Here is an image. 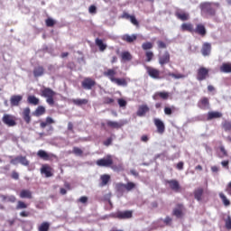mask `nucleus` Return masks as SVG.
<instances>
[{
  "label": "nucleus",
  "instance_id": "423d86ee",
  "mask_svg": "<svg viewBox=\"0 0 231 231\" xmlns=\"http://www.w3.org/2000/svg\"><path fill=\"white\" fill-rule=\"evenodd\" d=\"M146 71L151 79H154L155 80H160L162 79V72L156 68L146 67Z\"/></svg>",
  "mask_w": 231,
  "mask_h": 231
},
{
  "label": "nucleus",
  "instance_id": "f03ea898",
  "mask_svg": "<svg viewBox=\"0 0 231 231\" xmlns=\"http://www.w3.org/2000/svg\"><path fill=\"white\" fill-rule=\"evenodd\" d=\"M55 95H57V93L50 88H44L41 90V97L46 98V102L49 106H55Z\"/></svg>",
  "mask_w": 231,
  "mask_h": 231
},
{
  "label": "nucleus",
  "instance_id": "79ce46f5",
  "mask_svg": "<svg viewBox=\"0 0 231 231\" xmlns=\"http://www.w3.org/2000/svg\"><path fill=\"white\" fill-rule=\"evenodd\" d=\"M96 45H97V47L99 48V50L101 51H105V50H106V48H107V45L105 44V42L102 40H100L99 38L96 39Z\"/></svg>",
  "mask_w": 231,
  "mask_h": 231
},
{
  "label": "nucleus",
  "instance_id": "f8f14e48",
  "mask_svg": "<svg viewBox=\"0 0 231 231\" xmlns=\"http://www.w3.org/2000/svg\"><path fill=\"white\" fill-rule=\"evenodd\" d=\"M37 156L45 162H50V160H53V158H57V156L53 153H48L44 150H39L37 152Z\"/></svg>",
  "mask_w": 231,
  "mask_h": 231
},
{
  "label": "nucleus",
  "instance_id": "6e6552de",
  "mask_svg": "<svg viewBox=\"0 0 231 231\" xmlns=\"http://www.w3.org/2000/svg\"><path fill=\"white\" fill-rule=\"evenodd\" d=\"M208 77V69L205 67H200L197 71V80L201 82L203 80H207Z\"/></svg>",
  "mask_w": 231,
  "mask_h": 231
},
{
  "label": "nucleus",
  "instance_id": "3c124183",
  "mask_svg": "<svg viewBox=\"0 0 231 231\" xmlns=\"http://www.w3.org/2000/svg\"><path fill=\"white\" fill-rule=\"evenodd\" d=\"M152 42H146L142 44V48L144 50V51H147V50H152Z\"/></svg>",
  "mask_w": 231,
  "mask_h": 231
},
{
  "label": "nucleus",
  "instance_id": "393cba45",
  "mask_svg": "<svg viewBox=\"0 0 231 231\" xmlns=\"http://www.w3.org/2000/svg\"><path fill=\"white\" fill-rule=\"evenodd\" d=\"M22 199H32L33 195L30 189H22L19 194Z\"/></svg>",
  "mask_w": 231,
  "mask_h": 231
},
{
  "label": "nucleus",
  "instance_id": "c85d7f7f",
  "mask_svg": "<svg viewBox=\"0 0 231 231\" xmlns=\"http://www.w3.org/2000/svg\"><path fill=\"white\" fill-rule=\"evenodd\" d=\"M203 192H205L203 188H198L194 190L193 194L197 201H201L203 199Z\"/></svg>",
  "mask_w": 231,
  "mask_h": 231
},
{
  "label": "nucleus",
  "instance_id": "72a5a7b5",
  "mask_svg": "<svg viewBox=\"0 0 231 231\" xmlns=\"http://www.w3.org/2000/svg\"><path fill=\"white\" fill-rule=\"evenodd\" d=\"M100 180H101L100 187H106V185H107L109 181H111V176L107 174H104V175H101Z\"/></svg>",
  "mask_w": 231,
  "mask_h": 231
},
{
  "label": "nucleus",
  "instance_id": "864d4df0",
  "mask_svg": "<svg viewBox=\"0 0 231 231\" xmlns=\"http://www.w3.org/2000/svg\"><path fill=\"white\" fill-rule=\"evenodd\" d=\"M146 62H151L154 58V53L151 51L145 52Z\"/></svg>",
  "mask_w": 231,
  "mask_h": 231
},
{
  "label": "nucleus",
  "instance_id": "473e14b6",
  "mask_svg": "<svg viewBox=\"0 0 231 231\" xmlns=\"http://www.w3.org/2000/svg\"><path fill=\"white\" fill-rule=\"evenodd\" d=\"M221 127L226 133H231V121L225 120L221 123Z\"/></svg>",
  "mask_w": 231,
  "mask_h": 231
},
{
  "label": "nucleus",
  "instance_id": "58836bf2",
  "mask_svg": "<svg viewBox=\"0 0 231 231\" xmlns=\"http://www.w3.org/2000/svg\"><path fill=\"white\" fill-rule=\"evenodd\" d=\"M218 196L222 200L224 207H230V200L226 198V195H225V193L220 192Z\"/></svg>",
  "mask_w": 231,
  "mask_h": 231
},
{
  "label": "nucleus",
  "instance_id": "c9c22d12",
  "mask_svg": "<svg viewBox=\"0 0 231 231\" xmlns=\"http://www.w3.org/2000/svg\"><path fill=\"white\" fill-rule=\"evenodd\" d=\"M220 71L221 73H231V63L230 62L223 63L220 66Z\"/></svg>",
  "mask_w": 231,
  "mask_h": 231
},
{
  "label": "nucleus",
  "instance_id": "6ab92c4d",
  "mask_svg": "<svg viewBox=\"0 0 231 231\" xmlns=\"http://www.w3.org/2000/svg\"><path fill=\"white\" fill-rule=\"evenodd\" d=\"M32 113V110H30V107H25L22 112V116L26 124H30L32 122V116H30Z\"/></svg>",
  "mask_w": 231,
  "mask_h": 231
},
{
  "label": "nucleus",
  "instance_id": "0e129e2a",
  "mask_svg": "<svg viewBox=\"0 0 231 231\" xmlns=\"http://www.w3.org/2000/svg\"><path fill=\"white\" fill-rule=\"evenodd\" d=\"M184 165L185 163L183 162H179L176 165V169H178V171H183Z\"/></svg>",
  "mask_w": 231,
  "mask_h": 231
},
{
  "label": "nucleus",
  "instance_id": "69168bd1",
  "mask_svg": "<svg viewBox=\"0 0 231 231\" xmlns=\"http://www.w3.org/2000/svg\"><path fill=\"white\" fill-rule=\"evenodd\" d=\"M20 216L21 217H30V211H21Z\"/></svg>",
  "mask_w": 231,
  "mask_h": 231
},
{
  "label": "nucleus",
  "instance_id": "7c9ffc66",
  "mask_svg": "<svg viewBox=\"0 0 231 231\" xmlns=\"http://www.w3.org/2000/svg\"><path fill=\"white\" fill-rule=\"evenodd\" d=\"M55 120L51 118V116L46 117L45 121H42L40 123V127L42 129H45L47 125H51V124H54Z\"/></svg>",
  "mask_w": 231,
  "mask_h": 231
},
{
  "label": "nucleus",
  "instance_id": "1a4fd4ad",
  "mask_svg": "<svg viewBox=\"0 0 231 231\" xmlns=\"http://www.w3.org/2000/svg\"><path fill=\"white\" fill-rule=\"evenodd\" d=\"M83 89H93L97 86V81L91 78H85L81 82Z\"/></svg>",
  "mask_w": 231,
  "mask_h": 231
},
{
  "label": "nucleus",
  "instance_id": "0eeeda50",
  "mask_svg": "<svg viewBox=\"0 0 231 231\" xmlns=\"http://www.w3.org/2000/svg\"><path fill=\"white\" fill-rule=\"evenodd\" d=\"M96 163L98 167H111L113 165V157L107 155L106 158L97 160Z\"/></svg>",
  "mask_w": 231,
  "mask_h": 231
},
{
  "label": "nucleus",
  "instance_id": "20e7f679",
  "mask_svg": "<svg viewBox=\"0 0 231 231\" xmlns=\"http://www.w3.org/2000/svg\"><path fill=\"white\" fill-rule=\"evenodd\" d=\"M2 122L8 127H15V125H17V122H15V116L9 114L4 115L2 117Z\"/></svg>",
  "mask_w": 231,
  "mask_h": 231
},
{
  "label": "nucleus",
  "instance_id": "a18cd8bd",
  "mask_svg": "<svg viewBox=\"0 0 231 231\" xmlns=\"http://www.w3.org/2000/svg\"><path fill=\"white\" fill-rule=\"evenodd\" d=\"M71 153L75 154V156H79V157L84 156V151L77 146L73 147Z\"/></svg>",
  "mask_w": 231,
  "mask_h": 231
},
{
  "label": "nucleus",
  "instance_id": "4468645a",
  "mask_svg": "<svg viewBox=\"0 0 231 231\" xmlns=\"http://www.w3.org/2000/svg\"><path fill=\"white\" fill-rule=\"evenodd\" d=\"M171 62V53L168 51H164L163 55L159 56V64L161 68H163L165 64Z\"/></svg>",
  "mask_w": 231,
  "mask_h": 231
},
{
  "label": "nucleus",
  "instance_id": "603ef678",
  "mask_svg": "<svg viewBox=\"0 0 231 231\" xmlns=\"http://www.w3.org/2000/svg\"><path fill=\"white\" fill-rule=\"evenodd\" d=\"M45 24L48 28H53V26H55V20L48 18L45 20Z\"/></svg>",
  "mask_w": 231,
  "mask_h": 231
},
{
  "label": "nucleus",
  "instance_id": "cd10ccee",
  "mask_svg": "<svg viewBox=\"0 0 231 231\" xmlns=\"http://www.w3.org/2000/svg\"><path fill=\"white\" fill-rule=\"evenodd\" d=\"M177 207L178 208L173 209L172 216H176L178 219H180V217H183V211L181 210L183 206L181 204H178Z\"/></svg>",
  "mask_w": 231,
  "mask_h": 231
},
{
  "label": "nucleus",
  "instance_id": "7ed1b4c3",
  "mask_svg": "<svg viewBox=\"0 0 231 231\" xmlns=\"http://www.w3.org/2000/svg\"><path fill=\"white\" fill-rule=\"evenodd\" d=\"M110 216L115 219H131L133 217V210L117 211Z\"/></svg>",
  "mask_w": 231,
  "mask_h": 231
},
{
  "label": "nucleus",
  "instance_id": "4c0bfd02",
  "mask_svg": "<svg viewBox=\"0 0 231 231\" xmlns=\"http://www.w3.org/2000/svg\"><path fill=\"white\" fill-rule=\"evenodd\" d=\"M28 104H31L32 106H39V98L35 96H28L27 97Z\"/></svg>",
  "mask_w": 231,
  "mask_h": 231
},
{
  "label": "nucleus",
  "instance_id": "13d9d810",
  "mask_svg": "<svg viewBox=\"0 0 231 231\" xmlns=\"http://www.w3.org/2000/svg\"><path fill=\"white\" fill-rule=\"evenodd\" d=\"M134 26H140V23H138V20H136V16L132 15L129 20Z\"/></svg>",
  "mask_w": 231,
  "mask_h": 231
},
{
  "label": "nucleus",
  "instance_id": "4be33fe9",
  "mask_svg": "<svg viewBox=\"0 0 231 231\" xmlns=\"http://www.w3.org/2000/svg\"><path fill=\"white\" fill-rule=\"evenodd\" d=\"M175 16L177 17V19H180V21H183V22L189 21L190 19V14L183 11H177L175 13Z\"/></svg>",
  "mask_w": 231,
  "mask_h": 231
},
{
  "label": "nucleus",
  "instance_id": "a878e982",
  "mask_svg": "<svg viewBox=\"0 0 231 231\" xmlns=\"http://www.w3.org/2000/svg\"><path fill=\"white\" fill-rule=\"evenodd\" d=\"M138 39V35L136 34H125L122 36V41H124L125 42H128V44H131L133 42H134V41H136Z\"/></svg>",
  "mask_w": 231,
  "mask_h": 231
},
{
  "label": "nucleus",
  "instance_id": "2f4dec72",
  "mask_svg": "<svg viewBox=\"0 0 231 231\" xmlns=\"http://www.w3.org/2000/svg\"><path fill=\"white\" fill-rule=\"evenodd\" d=\"M113 83L116 84V86H122L123 88H127V79H125V78H116Z\"/></svg>",
  "mask_w": 231,
  "mask_h": 231
},
{
  "label": "nucleus",
  "instance_id": "dca6fc26",
  "mask_svg": "<svg viewBox=\"0 0 231 231\" xmlns=\"http://www.w3.org/2000/svg\"><path fill=\"white\" fill-rule=\"evenodd\" d=\"M216 118H223V113L218 111H210L207 114V121L215 120Z\"/></svg>",
  "mask_w": 231,
  "mask_h": 231
},
{
  "label": "nucleus",
  "instance_id": "49530a36",
  "mask_svg": "<svg viewBox=\"0 0 231 231\" xmlns=\"http://www.w3.org/2000/svg\"><path fill=\"white\" fill-rule=\"evenodd\" d=\"M24 208H28V204L23 200H18L16 205V210H24Z\"/></svg>",
  "mask_w": 231,
  "mask_h": 231
},
{
  "label": "nucleus",
  "instance_id": "8fccbe9b",
  "mask_svg": "<svg viewBox=\"0 0 231 231\" xmlns=\"http://www.w3.org/2000/svg\"><path fill=\"white\" fill-rule=\"evenodd\" d=\"M125 189L127 192H131L134 189H136V184L134 182H127L125 184Z\"/></svg>",
  "mask_w": 231,
  "mask_h": 231
},
{
  "label": "nucleus",
  "instance_id": "09e8293b",
  "mask_svg": "<svg viewBox=\"0 0 231 231\" xmlns=\"http://www.w3.org/2000/svg\"><path fill=\"white\" fill-rule=\"evenodd\" d=\"M38 231H50V223L43 222L38 226Z\"/></svg>",
  "mask_w": 231,
  "mask_h": 231
},
{
  "label": "nucleus",
  "instance_id": "5701e85b",
  "mask_svg": "<svg viewBox=\"0 0 231 231\" xmlns=\"http://www.w3.org/2000/svg\"><path fill=\"white\" fill-rule=\"evenodd\" d=\"M160 98H162V100H169V92H156L153 96H152V99L153 100H160Z\"/></svg>",
  "mask_w": 231,
  "mask_h": 231
},
{
  "label": "nucleus",
  "instance_id": "052dcab7",
  "mask_svg": "<svg viewBox=\"0 0 231 231\" xmlns=\"http://www.w3.org/2000/svg\"><path fill=\"white\" fill-rule=\"evenodd\" d=\"M117 103L119 104L120 107H125V106H127V101H125V99L119 98L117 100Z\"/></svg>",
  "mask_w": 231,
  "mask_h": 231
},
{
  "label": "nucleus",
  "instance_id": "ddd939ff",
  "mask_svg": "<svg viewBox=\"0 0 231 231\" xmlns=\"http://www.w3.org/2000/svg\"><path fill=\"white\" fill-rule=\"evenodd\" d=\"M193 33H197V35H200V37H205L207 35V28L203 23H197L196 27H193Z\"/></svg>",
  "mask_w": 231,
  "mask_h": 231
},
{
  "label": "nucleus",
  "instance_id": "f3484780",
  "mask_svg": "<svg viewBox=\"0 0 231 231\" xmlns=\"http://www.w3.org/2000/svg\"><path fill=\"white\" fill-rule=\"evenodd\" d=\"M23 101V96L14 95L10 98V104L12 107H17L19 104Z\"/></svg>",
  "mask_w": 231,
  "mask_h": 231
},
{
  "label": "nucleus",
  "instance_id": "2eb2a0df",
  "mask_svg": "<svg viewBox=\"0 0 231 231\" xmlns=\"http://www.w3.org/2000/svg\"><path fill=\"white\" fill-rule=\"evenodd\" d=\"M153 124L155 127H157V133H159V134H163V133H165V124H163V121L154 118Z\"/></svg>",
  "mask_w": 231,
  "mask_h": 231
},
{
  "label": "nucleus",
  "instance_id": "e433bc0d",
  "mask_svg": "<svg viewBox=\"0 0 231 231\" xmlns=\"http://www.w3.org/2000/svg\"><path fill=\"white\" fill-rule=\"evenodd\" d=\"M1 199L3 201H6L7 203H15V201H17V198H15V196L14 195H11V196L2 195Z\"/></svg>",
  "mask_w": 231,
  "mask_h": 231
},
{
  "label": "nucleus",
  "instance_id": "c03bdc74",
  "mask_svg": "<svg viewBox=\"0 0 231 231\" xmlns=\"http://www.w3.org/2000/svg\"><path fill=\"white\" fill-rule=\"evenodd\" d=\"M89 100L88 99H72V103L74 104V106H86Z\"/></svg>",
  "mask_w": 231,
  "mask_h": 231
},
{
  "label": "nucleus",
  "instance_id": "ea45409f",
  "mask_svg": "<svg viewBox=\"0 0 231 231\" xmlns=\"http://www.w3.org/2000/svg\"><path fill=\"white\" fill-rule=\"evenodd\" d=\"M116 190L117 194H124L125 192V184L119 182L116 184Z\"/></svg>",
  "mask_w": 231,
  "mask_h": 231
},
{
  "label": "nucleus",
  "instance_id": "4d7b16f0",
  "mask_svg": "<svg viewBox=\"0 0 231 231\" xmlns=\"http://www.w3.org/2000/svg\"><path fill=\"white\" fill-rule=\"evenodd\" d=\"M115 103V99L109 97H105L103 98V104H106V105H109V104H113Z\"/></svg>",
  "mask_w": 231,
  "mask_h": 231
},
{
  "label": "nucleus",
  "instance_id": "680f3d73",
  "mask_svg": "<svg viewBox=\"0 0 231 231\" xmlns=\"http://www.w3.org/2000/svg\"><path fill=\"white\" fill-rule=\"evenodd\" d=\"M226 228L227 230H231V217H227V218L226 219Z\"/></svg>",
  "mask_w": 231,
  "mask_h": 231
},
{
  "label": "nucleus",
  "instance_id": "c756f323",
  "mask_svg": "<svg viewBox=\"0 0 231 231\" xmlns=\"http://www.w3.org/2000/svg\"><path fill=\"white\" fill-rule=\"evenodd\" d=\"M146 113H149V106L147 105L140 106L137 110V116H145Z\"/></svg>",
  "mask_w": 231,
  "mask_h": 231
},
{
  "label": "nucleus",
  "instance_id": "9d476101",
  "mask_svg": "<svg viewBox=\"0 0 231 231\" xmlns=\"http://www.w3.org/2000/svg\"><path fill=\"white\" fill-rule=\"evenodd\" d=\"M165 183L169 185V188L173 190V192H180L181 186L180 185V181L176 180H165Z\"/></svg>",
  "mask_w": 231,
  "mask_h": 231
},
{
  "label": "nucleus",
  "instance_id": "5fc2aeb1",
  "mask_svg": "<svg viewBox=\"0 0 231 231\" xmlns=\"http://www.w3.org/2000/svg\"><path fill=\"white\" fill-rule=\"evenodd\" d=\"M163 223L166 226H172V217L167 216L164 218Z\"/></svg>",
  "mask_w": 231,
  "mask_h": 231
},
{
  "label": "nucleus",
  "instance_id": "37998d69",
  "mask_svg": "<svg viewBox=\"0 0 231 231\" xmlns=\"http://www.w3.org/2000/svg\"><path fill=\"white\" fill-rule=\"evenodd\" d=\"M46 113V108L42 106H38L34 111V116H42Z\"/></svg>",
  "mask_w": 231,
  "mask_h": 231
},
{
  "label": "nucleus",
  "instance_id": "bf43d9fd",
  "mask_svg": "<svg viewBox=\"0 0 231 231\" xmlns=\"http://www.w3.org/2000/svg\"><path fill=\"white\" fill-rule=\"evenodd\" d=\"M157 46L160 50H165V48H167V43H165L164 42H162V41H158Z\"/></svg>",
  "mask_w": 231,
  "mask_h": 231
},
{
  "label": "nucleus",
  "instance_id": "9b49d317",
  "mask_svg": "<svg viewBox=\"0 0 231 231\" xmlns=\"http://www.w3.org/2000/svg\"><path fill=\"white\" fill-rule=\"evenodd\" d=\"M198 107L199 109H202L203 111H206V109L210 108V99L207 97H201L198 102Z\"/></svg>",
  "mask_w": 231,
  "mask_h": 231
},
{
  "label": "nucleus",
  "instance_id": "aec40b11",
  "mask_svg": "<svg viewBox=\"0 0 231 231\" xmlns=\"http://www.w3.org/2000/svg\"><path fill=\"white\" fill-rule=\"evenodd\" d=\"M180 32H189V33H194V24L191 23H183L180 25Z\"/></svg>",
  "mask_w": 231,
  "mask_h": 231
},
{
  "label": "nucleus",
  "instance_id": "412c9836",
  "mask_svg": "<svg viewBox=\"0 0 231 231\" xmlns=\"http://www.w3.org/2000/svg\"><path fill=\"white\" fill-rule=\"evenodd\" d=\"M103 74H104V77H107L109 79V80H111L112 82H115L116 79V78H115L116 75V69H108Z\"/></svg>",
  "mask_w": 231,
  "mask_h": 231
},
{
  "label": "nucleus",
  "instance_id": "6e6d98bb",
  "mask_svg": "<svg viewBox=\"0 0 231 231\" xmlns=\"http://www.w3.org/2000/svg\"><path fill=\"white\" fill-rule=\"evenodd\" d=\"M169 77H172L173 79H185V75L184 74H174L172 72L168 73Z\"/></svg>",
  "mask_w": 231,
  "mask_h": 231
},
{
  "label": "nucleus",
  "instance_id": "39448f33",
  "mask_svg": "<svg viewBox=\"0 0 231 231\" xmlns=\"http://www.w3.org/2000/svg\"><path fill=\"white\" fill-rule=\"evenodd\" d=\"M10 163H12V165H18L19 163H21V165H23L24 167H28L30 165V161L26 159V156L20 155L12 159L10 161Z\"/></svg>",
  "mask_w": 231,
  "mask_h": 231
},
{
  "label": "nucleus",
  "instance_id": "b1692460",
  "mask_svg": "<svg viewBox=\"0 0 231 231\" xmlns=\"http://www.w3.org/2000/svg\"><path fill=\"white\" fill-rule=\"evenodd\" d=\"M42 174H45V178H51L53 176V172H51V167L50 165L44 164L41 168Z\"/></svg>",
  "mask_w": 231,
  "mask_h": 231
},
{
  "label": "nucleus",
  "instance_id": "774afa93",
  "mask_svg": "<svg viewBox=\"0 0 231 231\" xmlns=\"http://www.w3.org/2000/svg\"><path fill=\"white\" fill-rule=\"evenodd\" d=\"M226 192H227V194L231 196V181L226 187Z\"/></svg>",
  "mask_w": 231,
  "mask_h": 231
},
{
  "label": "nucleus",
  "instance_id": "a19ab883",
  "mask_svg": "<svg viewBox=\"0 0 231 231\" xmlns=\"http://www.w3.org/2000/svg\"><path fill=\"white\" fill-rule=\"evenodd\" d=\"M121 59L122 60L129 62V60H133V55H131L129 51H123L121 53Z\"/></svg>",
  "mask_w": 231,
  "mask_h": 231
},
{
  "label": "nucleus",
  "instance_id": "a211bd4d",
  "mask_svg": "<svg viewBox=\"0 0 231 231\" xmlns=\"http://www.w3.org/2000/svg\"><path fill=\"white\" fill-rule=\"evenodd\" d=\"M212 51V44L209 42H204L201 48V53L203 57H208Z\"/></svg>",
  "mask_w": 231,
  "mask_h": 231
},
{
  "label": "nucleus",
  "instance_id": "338daca9",
  "mask_svg": "<svg viewBox=\"0 0 231 231\" xmlns=\"http://www.w3.org/2000/svg\"><path fill=\"white\" fill-rule=\"evenodd\" d=\"M11 178H13V180H19V173L17 171H13Z\"/></svg>",
  "mask_w": 231,
  "mask_h": 231
},
{
  "label": "nucleus",
  "instance_id": "de8ad7c7",
  "mask_svg": "<svg viewBox=\"0 0 231 231\" xmlns=\"http://www.w3.org/2000/svg\"><path fill=\"white\" fill-rule=\"evenodd\" d=\"M174 111H176V106H174L164 107V114L167 115V116H171Z\"/></svg>",
  "mask_w": 231,
  "mask_h": 231
},
{
  "label": "nucleus",
  "instance_id": "f704fd0d",
  "mask_svg": "<svg viewBox=\"0 0 231 231\" xmlns=\"http://www.w3.org/2000/svg\"><path fill=\"white\" fill-rule=\"evenodd\" d=\"M106 125L111 127L112 129H120L124 125L122 123H118L116 121H107Z\"/></svg>",
  "mask_w": 231,
  "mask_h": 231
},
{
  "label": "nucleus",
  "instance_id": "f257e3e1",
  "mask_svg": "<svg viewBox=\"0 0 231 231\" xmlns=\"http://www.w3.org/2000/svg\"><path fill=\"white\" fill-rule=\"evenodd\" d=\"M217 8H219L217 3L205 2L200 4V10L207 17H215Z\"/></svg>",
  "mask_w": 231,
  "mask_h": 231
},
{
  "label": "nucleus",
  "instance_id": "e2e57ef3",
  "mask_svg": "<svg viewBox=\"0 0 231 231\" xmlns=\"http://www.w3.org/2000/svg\"><path fill=\"white\" fill-rule=\"evenodd\" d=\"M133 15L129 14L127 12H124L123 14L121 15V19H126L129 21Z\"/></svg>",
  "mask_w": 231,
  "mask_h": 231
},
{
  "label": "nucleus",
  "instance_id": "bb28decb",
  "mask_svg": "<svg viewBox=\"0 0 231 231\" xmlns=\"http://www.w3.org/2000/svg\"><path fill=\"white\" fill-rule=\"evenodd\" d=\"M33 76L35 79H39V77H42L44 75V67L37 66L33 69Z\"/></svg>",
  "mask_w": 231,
  "mask_h": 231
}]
</instances>
